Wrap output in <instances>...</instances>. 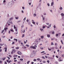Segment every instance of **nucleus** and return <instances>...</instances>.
Masks as SVG:
<instances>
[{"instance_id":"53","label":"nucleus","mask_w":64,"mask_h":64,"mask_svg":"<svg viewBox=\"0 0 64 64\" xmlns=\"http://www.w3.org/2000/svg\"><path fill=\"white\" fill-rule=\"evenodd\" d=\"M54 28H56V26H55V25L54 26Z\"/></svg>"},{"instance_id":"3","label":"nucleus","mask_w":64,"mask_h":64,"mask_svg":"<svg viewBox=\"0 0 64 64\" xmlns=\"http://www.w3.org/2000/svg\"><path fill=\"white\" fill-rule=\"evenodd\" d=\"M14 29H15L16 32H17V28L16 27H15V26H14Z\"/></svg>"},{"instance_id":"12","label":"nucleus","mask_w":64,"mask_h":64,"mask_svg":"<svg viewBox=\"0 0 64 64\" xmlns=\"http://www.w3.org/2000/svg\"><path fill=\"white\" fill-rule=\"evenodd\" d=\"M53 4H54V2H52L51 3V6H53Z\"/></svg>"},{"instance_id":"43","label":"nucleus","mask_w":64,"mask_h":64,"mask_svg":"<svg viewBox=\"0 0 64 64\" xmlns=\"http://www.w3.org/2000/svg\"><path fill=\"white\" fill-rule=\"evenodd\" d=\"M42 18H43V20H45V18L43 17Z\"/></svg>"},{"instance_id":"46","label":"nucleus","mask_w":64,"mask_h":64,"mask_svg":"<svg viewBox=\"0 0 64 64\" xmlns=\"http://www.w3.org/2000/svg\"><path fill=\"white\" fill-rule=\"evenodd\" d=\"M26 20V18H24V21H25Z\"/></svg>"},{"instance_id":"39","label":"nucleus","mask_w":64,"mask_h":64,"mask_svg":"<svg viewBox=\"0 0 64 64\" xmlns=\"http://www.w3.org/2000/svg\"><path fill=\"white\" fill-rule=\"evenodd\" d=\"M55 63H56V64H58V62H55Z\"/></svg>"},{"instance_id":"50","label":"nucleus","mask_w":64,"mask_h":64,"mask_svg":"<svg viewBox=\"0 0 64 64\" xmlns=\"http://www.w3.org/2000/svg\"><path fill=\"white\" fill-rule=\"evenodd\" d=\"M2 38H5V36H2Z\"/></svg>"},{"instance_id":"54","label":"nucleus","mask_w":64,"mask_h":64,"mask_svg":"<svg viewBox=\"0 0 64 64\" xmlns=\"http://www.w3.org/2000/svg\"><path fill=\"white\" fill-rule=\"evenodd\" d=\"M32 23H33V24H35L34 22H32Z\"/></svg>"},{"instance_id":"21","label":"nucleus","mask_w":64,"mask_h":64,"mask_svg":"<svg viewBox=\"0 0 64 64\" xmlns=\"http://www.w3.org/2000/svg\"><path fill=\"white\" fill-rule=\"evenodd\" d=\"M47 37H48V38H49V37H50V35L49 34H48L47 35Z\"/></svg>"},{"instance_id":"40","label":"nucleus","mask_w":64,"mask_h":64,"mask_svg":"<svg viewBox=\"0 0 64 64\" xmlns=\"http://www.w3.org/2000/svg\"><path fill=\"white\" fill-rule=\"evenodd\" d=\"M47 5L48 6H50V4H49V3H48L47 4Z\"/></svg>"},{"instance_id":"61","label":"nucleus","mask_w":64,"mask_h":64,"mask_svg":"<svg viewBox=\"0 0 64 64\" xmlns=\"http://www.w3.org/2000/svg\"><path fill=\"white\" fill-rule=\"evenodd\" d=\"M2 63V61L0 60V63Z\"/></svg>"},{"instance_id":"30","label":"nucleus","mask_w":64,"mask_h":64,"mask_svg":"<svg viewBox=\"0 0 64 64\" xmlns=\"http://www.w3.org/2000/svg\"><path fill=\"white\" fill-rule=\"evenodd\" d=\"M5 59H6V58H2V59H3V60H4Z\"/></svg>"},{"instance_id":"49","label":"nucleus","mask_w":64,"mask_h":64,"mask_svg":"<svg viewBox=\"0 0 64 64\" xmlns=\"http://www.w3.org/2000/svg\"><path fill=\"white\" fill-rule=\"evenodd\" d=\"M24 37V34H23L22 36V37L23 38V37Z\"/></svg>"},{"instance_id":"45","label":"nucleus","mask_w":64,"mask_h":64,"mask_svg":"<svg viewBox=\"0 0 64 64\" xmlns=\"http://www.w3.org/2000/svg\"><path fill=\"white\" fill-rule=\"evenodd\" d=\"M59 61H61V59H59L58 60Z\"/></svg>"},{"instance_id":"64","label":"nucleus","mask_w":64,"mask_h":64,"mask_svg":"<svg viewBox=\"0 0 64 64\" xmlns=\"http://www.w3.org/2000/svg\"><path fill=\"white\" fill-rule=\"evenodd\" d=\"M48 27H51V24H50L48 26Z\"/></svg>"},{"instance_id":"38","label":"nucleus","mask_w":64,"mask_h":64,"mask_svg":"<svg viewBox=\"0 0 64 64\" xmlns=\"http://www.w3.org/2000/svg\"><path fill=\"white\" fill-rule=\"evenodd\" d=\"M26 46H27V47H29V46L28 45V44H26Z\"/></svg>"},{"instance_id":"11","label":"nucleus","mask_w":64,"mask_h":64,"mask_svg":"<svg viewBox=\"0 0 64 64\" xmlns=\"http://www.w3.org/2000/svg\"><path fill=\"white\" fill-rule=\"evenodd\" d=\"M12 51H13V52L14 53H15V52H16V50H12Z\"/></svg>"},{"instance_id":"19","label":"nucleus","mask_w":64,"mask_h":64,"mask_svg":"<svg viewBox=\"0 0 64 64\" xmlns=\"http://www.w3.org/2000/svg\"><path fill=\"white\" fill-rule=\"evenodd\" d=\"M24 48V49H26V47H25V46H24L22 47V48H23V49Z\"/></svg>"},{"instance_id":"18","label":"nucleus","mask_w":64,"mask_h":64,"mask_svg":"<svg viewBox=\"0 0 64 64\" xmlns=\"http://www.w3.org/2000/svg\"><path fill=\"white\" fill-rule=\"evenodd\" d=\"M15 44V42H12V45H13V44Z\"/></svg>"},{"instance_id":"37","label":"nucleus","mask_w":64,"mask_h":64,"mask_svg":"<svg viewBox=\"0 0 64 64\" xmlns=\"http://www.w3.org/2000/svg\"><path fill=\"white\" fill-rule=\"evenodd\" d=\"M35 52H36L35 51H33V53L34 54V53H35Z\"/></svg>"},{"instance_id":"25","label":"nucleus","mask_w":64,"mask_h":64,"mask_svg":"<svg viewBox=\"0 0 64 64\" xmlns=\"http://www.w3.org/2000/svg\"><path fill=\"white\" fill-rule=\"evenodd\" d=\"M58 34H56V36H58Z\"/></svg>"},{"instance_id":"55","label":"nucleus","mask_w":64,"mask_h":64,"mask_svg":"<svg viewBox=\"0 0 64 64\" xmlns=\"http://www.w3.org/2000/svg\"><path fill=\"white\" fill-rule=\"evenodd\" d=\"M16 19H18V17H16Z\"/></svg>"},{"instance_id":"56","label":"nucleus","mask_w":64,"mask_h":64,"mask_svg":"<svg viewBox=\"0 0 64 64\" xmlns=\"http://www.w3.org/2000/svg\"><path fill=\"white\" fill-rule=\"evenodd\" d=\"M52 33L53 34H54V33H55V32H52Z\"/></svg>"},{"instance_id":"27","label":"nucleus","mask_w":64,"mask_h":64,"mask_svg":"<svg viewBox=\"0 0 64 64\" xmlns=\"http://www.w3.org/2000/svg\"><path fill=\"white\" fill-rule=\"evenodd\" d=\"M12 19H13V18H10V20H12Z\"/></svg>"},{"instance_id":"31","label":"nucleus","mask_w":64,"mask_h":64,"mask_svg":"<svg viewBox=\"0 0 64 64\" xmlns=\"http://www.w3.org/2000/svg\"><path fill=\"white\" fill-rule=\"evenodd\" d=\"M54 44L53 42H51V45H54Z\"/></svg>"},{"instance_id":"42","label":"nucleus","mask_w":64,"mask_h":64,"mask_svg":"<svg viewBox=\"0 0 64 64\" xmlns=\"http://www.w3.org/2000/svg\"><path fill=\"white\" fill-rule=\"evenodd\" d=\"M42 58L43 59H45V57L44 56H42Z\"/></svg>"},{"instance_id":"8","label":"nucleus","mask_w":64,"mask_h":64,"mask_svg":"<svg viewBox=\"0 0 64 64\" xmlns=\"http://www.w3.org/2000/svg\"><path fill=\"white\" fill-rule=\"evenodd\" d=\"M4 30H8V28H4Z\"/></svg>"},{"instance_id":"58","label":"nucleus","mask_w":64,"mask_h":64,"mask_svg":"<svg viewBox=\"0 0 64 64\" xmlns=\"http://www.w3.org/2000/svg\"><path fill=\"white\" fill-rule=\"evenodd\" d=\"M44 15L46 16V13H44Z\"/></svg>"},{"instance_id":"4","label":"nucleus","mask_w":64,"mask_h":64,"mask_svg":"<svg viewBox=\"0 0 64 64\" xmlns=\"http://www.w3.org/2000/svg\"><path fill=\"white\" fill-rule=\"evenodd\" d=\"M18 54H19V55H21L22 54V53H21V52L19 51L18 52Z\"/></svg>"},{"instance_id":"15","label":"nucleus","mask_w":64,"mask_h":64,"mask_svg":"<svg viewBox=\"0 0 64 64\" xmlns=\"http://www.w3.org/2000/svg\"><path fill=\"white\" fill-rule=\"evenodd\" d=\"M60 9V10H62L63 9V8H62V7H60V8H59Z\"/></svg>"},{"instance_id":"44","label":"nucleus","mask_w":64,"mask_h":64,"mask_svg":"<svg viewBox=\"0 0 64 64\" xmlns=\"http://www.w3.org/2000/svg\"><path fill=\"white\" fill-rule=\"evenodd\" d=\"M47 62H48V63H49V60H47Z\"/></svg>"},{"instance_id":"5","label":"nucleus","mask_w":64,"mask_h":64,"mask_svg":"<svg viewBox=\"0 0 64 64\" xmlns=\"http://www.w3.org/2000/svg\"><path fill=\"white\" fill-rule=\"evenodd\" d=\"M30 48H33V49H36V48H35V47H34V46H30Z\"/></svg>"},{"instance_id":"24","label":"nucleus","mask_w":64,"mask_h":64,"mask_svg":"<svg viewBox=\"0 0 64 64\" xmlns=\"http://www.w3.org/2000/svg\"><path fill=\"white\" fill-rule=\"evenodd\" d=\"M16 49H19V47H18L16 48Z\"/></svg>"},{"instance_id":"35","label":"nucleus","mask_w":64,"mask_h":64,"mask_svg":"<svg viewBox=\"0 0 64 64\" xmlns=\"http://www.w3.org/2000/svg\"><path fill=\"white\" fill-rule=\"evenodd\" d=\"M34 62L36 61V60L35 59H34Z\"/></svg>"},{"instance_id":"17","label":"nucleus","mask_w":64,"mask_h":64,"mask_svg":"<svg viewBox=\"0 0 64 64\" xmlns=\"http://www.w3.org/2000/svg\"><path fill=\"white\" fill-rule=\"evenodd\" d=\"M4 45V44H0V46H3V45Z\"/></svg>"},{"instance_id":"1","label":"nucleus","mask_w":64,"mask_h":64,"mask_svg":"<svg viewBox=\"0 0 64 64\" xmlns=\"http://www.w3.org/2000/svg\"><path fill=\"white\" fill-rule=\"evenodd\" d=\"M8 6H10V7H12L13 6V4H12V3H10V4H8Z\"/></svg>"},{"instance_id":"52","label":"nucleus","mask_w":64,"mask_h":64,"mask_svg":"<svg viewBox=\"0 0 64 64\" xmlns=\"http://www.w3.org/2000/svg\"><path fill=\"white\" fill-rule=\"evenodd\" d=\"M17 61V60H14V62H16Z\"/></svg>"},{"instance_id":"9","label":"nucleus","mask_w":64,"mask_h":64,"mask_svg":"<svg viewBox=\"0 0 64 64\" xmlns=\"http://www.w3.org/2000/svg\"><path fill=\"white\" fill-rule=\"evenodd\" d=\"M4 49H5V52H7V48H4Z\"/></svg>"},{"instance_id":"48","label":"nucleus","mask_w":64,"mask_h":64,"mask_svg":"<svg viewBox=\"0 0 64 64\" xmlns=\"http://www.w3.org/2000/svg\"><path fill=\"white\" fill-rule=\"evenodd\" d=\"M22 13H24V11L23 10H22Z\"/></svg>"},{"instance_id":"10","label":"nucleus","mask_w":64,"mask_h":64,"mask_svg":"<svg viewBox=\"0 0 64 64\" xmlns=\"http://www.w3.org/2000/svg\"><path fill=\"white\" fill-rule=\"evenodd\" d=\"M14 41H16V42H17V41L18 40H17V39H16V38H14Z\"/></svg>"},{"instance_id":"26","label":"nucleus","mask_w":64,"mask_h":64,"mask_svg":"<svg viewBox=\"0 0 64 64\" xmlns=\"http://www.w3.org/2000/svg\"><path fill=\"white\" fill-rule=\"evenodd\" d=\"M34 17H35V16H36V14H34Z\"/></svg>"},{"instance_id":"34","label":"nucleus","mask_w":64,"mask_h":64,"mask_svg":"<svg viewBox=\"0 0 64 64\" xmlns=\"http://www.w3.org/2000/svg\"><path fill=\"white\" fill-rule=\"evenodd\" d=\"M34 48H36V47L37 46H36V45H34Z\"/></svg>"},{"instance_id":"32","label":"nucleus","mask_w":64,"mask_h":64,"mask_svg":"<svg viewBox=\"0 0 64 64\" xmlns=\"http://www.w3.org/2000/svg\"><path fill=\"white\" fill-rule=\"evenodd\" d=\"M10 30L12 32H14V30Z\"/></svg>"},{"instance_id":"59","label":"nucleus","mask_w":64,"mask_h":64,"mask_svg":"<svg viewBox=\"0 0 64 64\" xmlns=\"http://www.w3.org/2000/svg\"><path fill=\"white\" fill-rule=\"evenodd\" d=\"M3 2H4V3H5V2H6V0H4Z\"/></svg>"},{"instance_id":"23","label":"nucleus","mask_w":64,"mask_h":64,"mask_svg":"<svg viewBox=\"0 0 64 64\" xmlns=\"http://www.w3.org/2000/svg\"><path fill=\"white\" fill-rule=\"evenodd\" d=\"M37 60H38V61H40V59L39 58H38L36 59Z\"/></svg>"},{"instance_id":"22","label":"nucleus","mask_w":64,"mask_h":64,"mask_svg":"<svg viewBox=\"0 0 64 64\" xmlns=\"http://www.w3.org/2000/svg\"><path fill=\"white\" fill-rule=\"evenodd\" d=\"M4 30H2V33H3V32H4Z\"/></svg>"},{"instance_id":"16","label":"nucleus","mask_w":64,"mask_h":64,"mask_svg":"<svg viewBox=\"0 0 64 64\" xmlns=\"http://www.w3.org/2000/svg\"><path fill=\"white\" fill-rule=\"evenodd\" d=\"M41 38H42V39H43V38H44V36H42Z\"/></svg>"},{"instance_id":"57","label":"nucleus","mask_w":64,"mask_h":64,"mask_svg":"<svg viewBox=\"0 0 64 64\" xmlns=\"http://www.w3.org/2000/svg\"><path fill=\"white\" fill-rule=\"evenodd\" d=\"M45 52L44 51H43L42 52H41V53H44Z\"/></svg>"},{"instance_id":"28","label":"nucleus","mask_w":64,"mask_h":64,"mask_svg":"<svg viewBox=\"0 0 64 64\" xmlns=\"http://www.w3.org/2000/svg\"><path fill=\"white\" fill-rule=\"evenodd\" d=\"M30 62V61H28L27 62V64H29V63Z\"/></svg>"},{"instance_id":"62","label":"nucleus","mask_w":64,"mask_h":64,"mask_svg":"<svg viewBox=\"0 0 64 64\" xmlns=\"http://www.w3.org/2000/svg\"><path fill=\"white\" fill-rule=\"evenodd\" d=\"M45 57H46V58H48L47 56H45Z\"/></svg>"},{"instance_id":"63","label":"nucleus","mask_w":64,"mask_h":64,"mask_svg":"<svg viewBox=\"0 0 64 64\" xmlns=\"http://www.w3.org/2000/svg\"><path fill=\"white\" fill-rule=\"evenodd\" d=\"M64 36V33L62 35V36Z\"/></svg>"},{"instance_id":"33","label":"nucleus","mask_w":64,"mask_h":64,"mask_svg":"<svg viewBox=\"0 0 64 64\" xmlns=\"http://www.w3.org/2000/svg\"><path fill=\"white\" fill-rule=\"evenodd\" d=\"M7 57L8 58V60H10V58H9V57H8V56H7Z\"/></svg>"},{"instance_id":"47","label":"nucleus","mask_w":64,"mask_h":64,"mask_svg":"<svg viewBox=\"0 0 64 64\" xmlns=\"http://www.w3.org/2000/svg\"><path fill=\"white\" fill-rule=\"evenodd\" d=\"M0 42H2V40H1V39L0 38Z\"/></svg>"},{"instance_id":"60","label":"nucleus","mask_w":64,"mask_h":64,"mask_svg":"<svg viewBox=\"0 0 64 64\" xmlns=\"http://www.w3.org/2000/svg\"><path fill=\"white\" fill-rule=\"evenodd\" d=\"M22 9H25V8H24V7H22Z\"/></svg>"},{"instance_id":"6","label":"nucleus","mask_w":64,"mask_h":64,"mask_svg":"<svg viewBox=\"0 0 64 64\" xmlns=\"http://www.w3.org/2000/svg\"><path fill=\"white\" fill-rule=\"evenodd\" d=\"M30 57H34V55L33 54H31L30 56Z\"/></svg>"},{"instance_id":"36","label":"nucleus","mask_w":64,"mask_h":64,"mask_svg":"<svg viewBox=\"0 0 64 64\" xmlns=\"http://www.w3.org/2000/svg\"><path fill=\"white\" fill-rule=\"evenodd\" d=\"M20 60L21 61H23V59H22V58L20 59Z\"/></svg>"},{"instance_id":"51","label":"nucleus","mask_w":64,"mask_h":64,"mask_svg":"<svg viewBox=\"0 0 64 64\" xmlns=\"http://www.w3.org/2000/svg\"><path fill=\"white\" fill-rule=\"evenodd\" d=\"M22 32L23 33H24L25 32V30H24L23 31H22Z\"/></svg>"},{"instance_id":"2","label":"nucleus","mask_w":64,"mask_h":64,"mask_svg":"<svg viewBox=\"0 0 64 64\" xmlns=\"http://www.w3.org/2000/svg\"><path fill=\"white\" fill-rule=\"evenodd\" d=\"M7 23L8 24V23H10L11 24H13V23H12V21L11 20L8 21Z\"/></svg>"},{"instance_id":"20","label":"nucleus","mask_w":64,"mask_h":64,"mask_svg":"<svg viewBox=\"0 0 64 64\" xmlns=\"http://www.w3.org/2000/svg\"><path fill=\"white\" fill-rule=\"evenodd\" d=\"M40 30H41V31H43V28H40Z\"/></svg>"},{"instance_id":"41","label":"nucleus","mask_w":64,"mask_h":64,"mask_svg":"<svg viewBox=\"0 0 64 64\" xmlns=\"http://www.w3.org/2000/svg\"><path fill=\"white\" fill-rule=\"evenodd\" d=\"M45 62V61H43L42 62L43 63H45V62Z\"/></svg>"},{"instance_id":"29","label":"nucleus","mask_w":64,"mask_h":64,"mask_svg":"<svg viewBox=\"0 0 64 64\" xmlns=\"http://www.w3.org/2000/svg\"><path fill=\"white\" fill-rule=\"evenodd\" d=\"M21 22V20H19L17 21V23H18Z\"/></svg>"},{"instance_id":"13","label":"nucleus","mask_w":64,"mask_h":64,"mask_svg":"<svg viewBox=\"0 0 64 64\" xmlns=\"http://www.w3.org/2000/svg\"><path fill=\"white\" fill-rule=\"evenodd\" d=\"M40 49L41 50H43V48L42 46L41 47H40Z\"/></svg>"},{"instance_id":"14","label":"nucleus","mask_w":64,"mask_h":64,"mask_svg":"<svg viewBox=\"0 0 64 64\" xmlns=\"http://www.w3.org/2000/svg\"><path fill=\"white\" fill-rule=\"evenodd\" d=\"M17 57V55H14V57Z\"/></svg>"},{"instance_id":"7","label":"nucleus","mask_w":64,"mask_h":64,"mask_svg":"<svg viewBox=\"0 0 64 64\" xmlns=\"http://www.w3.org/2000/svg\"><path fill=\"white\" fill-rule=\"evenodd\" d=\"M61 15L63 17V16H64V14L63 13H62L61 14Z\"/></svg>"}]
</instances>
